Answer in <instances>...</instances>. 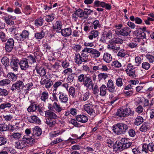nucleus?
<instances>
[{"label":"nucleus","mask_w":154,"mask_h":154,"mask_svg":"<svg viewBox=\"0 0 154 154\" xmlns=\"http://www.w3.org/2000/svg\"><path fill=\"white\" fill-rule=\"evenodd\" d=\"M2 64L4 66L5 68L7 69V67L9 66V60L7 57H3L1 60Z\"/></svg>","instance_id":"28"},{"label":"nucleus","mask_w":154,"mask_h":154,"mask_svg":"<svg viewBox=\"0 0 154 154\" xmlns=\"http://www.w3.org/2000/svg\"><path fill=\"white\" fill-rule=\"evenodd\" d=\"M37 109V106L34 102L31 103L29 106L27 110L29 112H33L35 111Z\"/></svg>","instance_id":"32"},{"label":"nucleus","mask_w":154,"mask_h":154,"mask_svg":"<svg viewBox=\"0 0 154 154\" xmlns=\"http://www.w3.org/2000/svg\"><path fill=\"white\" fill-rule=\"evenodd\" d=\"M0 38L2 42H5L7 40L5 34L3 32H0Z\"/></svg>","instance_id":"63"},{"label":"nucleus","mask_w":154,"mask_h":154,"mask_svg":"<svg viewBox=\"0 0 154 154\" xmlns=\"http://www.w3.org/2000/svg\"><path fill=\"white\" fill-rule=\"evenodd\" d=\"M85 110L90 115L93 116L95 112L93 106L90 104H87L84 106Z\"/></svg>","instance_id":"15"},{"label":"nucleus","mask_w":154,"mask_h":154,"mask_svg":"<svg viewBox=\"0 0 154 154\" xmlns=\"http://www.w3.org/2000/svg\"><path fill=\"white\" fill-rule=\"evenodd\" d=\"M76 121L82 123L87 122L88 120V117L83 115H78L76 117Z\"/></svg>","instance_id":"19"},{"label":"nucleus","mask_w":154,"mask_h":154,"mask_svg":"<svg viewBox=\"0 0 154 154\" xmlns=\"http://www.w3.org/2000/svg\"><path fill=\"white\" fill-rule=\"evenodd\" d=\"M9 125L3 122L0 124V132H3L9 131Z\"/></svg>","instance_id":"29"},{"label":"nucleus","mask_w":154,"mask_h":154,"mask_svg":"<svg viewBox=\"0 0 154 154\" xmlns=\"http://www.w3.org/2000/svg\"><path fill=\"white\" fill-rule=\"evenodd\" d=\"M59 94L60 95L59 97V99L60 101L62 103H66L68 100V98L67 95H65L64 93L60 92Z\"/></svg>","instance_id":"22"},{"label":"nucleus","mask_w":154,"mask_h":154,"mask_svg":"<svg viewBox=\"0 0 154 154\" xmlns=\"http://www.w3.org/2000/svg\"><path fill=\"white\" fill-rule=\"evenodd\" d=\"M143 122V118L140 116H139L136 118L134 122V125H139Z\"/></svg>","instance_id":"35"},{"label":"nucleus","mask_w":154,"mask_h":154,"mask_svg":"<svg viewBox=\"0 0 154 154\" xmlns=\"http://www.w3.org/2000/svg\"><path fill=\"white\" fill-rule=\"evenodd\" d=\"M14 39L10 38H9L6 43L5 49L7 52L9 53L12 50L14 46Z\"/></svg>","instance_id":"11"},{"label":"nucleus","mask_w":154,"mask_h":154,"mask_svg":"<svg viewBox=\"0 0 154 154\" xmlns=\"http://www.w3.org/2000/svg\"><path fill=\"white\" fill-rule=\"evenodd\" d=\"M42 131L38 126H36L33 129V134L36 136H39L42 133Z\"/></svg>","instance_id":"30"},{"label":"nucleus","mask_w":154,"mask_h":154,"mask_svg":"<svg viewBox=\"0 0 154 154\" xmlns=\"http://www.w3.org/2000/svg\"><path fill=\"white\" fill-rule=\"evenodd\" d=\"M132 71H136L135 67L131 63H129L127 66V67L125 70V71L130 72Z\"/></svg>","instance_id":"47"},{"label":"nucleus","mask_w":154,"mask_h":154,"mask_svg":"<svg viewBox=\"0 0 154 154\" xmlns=\"http://www.w3.org/2000/svg\"><path fill=\"white\" fill-rule=\"evenodd\" d=\"M9 92L6 89L0 88V96L5 97L8 95Z\"/></svg>","instance_id":"40"},{"label":"nucleus","mask_w":154,"mask_h":154,"mask_svg":"<svg viewBox=\"0 0 154 154\" xmlns=\"http://www.w3.org/2000/svg\"><path fill=\"white\" fill-rule=\"evenodd\" d=\"M100 95L102 96H104L106 94V86L104 85H102L100 89Z\"/></svg>","instance_id":"38"},{"label":"nucleus","mask_w":154,"mask_h":154,"mask_svg":"<svg viewBox=\"0 0 154 154\" xmlns=\"http://www.w3.org/2000/svg\"><path fill=\"white\" fill-rule=\"evenodd\" d=\"M93 69L95 71L100 69H101L103 71H106V66H103L100 65L98 66H94L93 67Z\"/></svg>","instance_id":"37"},{"label":"nucleus","mask_w":154,"mask_h":154,"mask_svg":"<svg viewBox=\"0 0 154 154\" xmlns=\"http://www.w3.org/2000/svg\"><path fill=\"white\" fill-rule=\"evenodd\" d=\"M68 93L69 96H71L72 98H74L75 97V88L72 86H70L69 89Z\"/></svg>","instance_id":"36"},{"label":"nucleus","mask_w":154,"mask_h":154,"mask_svg":"<svg viewBox=\"0 0 154 154\" xmlns=\"http://www.w3.org/2000/svg\"><path fill=\"white\" fill-rule=\"evenodd\" d=\"M98 79L99 82L103 79L105 80L106 79V74L104 73H100L98 75Z\"/></svg>","instance_id":"60"},{"label":"nucleus","mask_w":154,"mask_h":154,"mask_svg":"<svg viewBox=\"0 0 154 154\" xmlns=\"http://www.w3.org/2000/svg\"><path fill=\"white\" fill-rule=\"evenodd\" d=\"M61 65L63 68H67L69 66V62L68 60H65L62 61Z\"/></svg>","instance_id":"50"},{"label":"nucleus","mask_w":154,"mask_h":154,"mask_svg":"<svg viewBox=\"0 0 154 154\" xmlns=\"http://www.w3.org/2000/svg\"><path fill=\"white\" fill-rule=\"evenodd\" d=\"M74 78V75L73 74H69L67 78V81L68 83H71L73 82Z\"/></svg>","instance_id":"54"},{"label":"nucleus","mask_w":154,"mask_h":154,"mask_svg":"<svg viewBox=\"0 0 154 154\" xmlns=\"http://www.w3.org/2000/svg\"><path fill=\"white\" fill-rule=\"evenodd\" d=\"M128 133L129 136L131 137H134L136 134L135 131L133 129H130L128 131Z\"/></svg>","instance_id":"53"},{"label":"nucleus","mask_w":154,"mask_h":154,"mask_svg":"<svg viewBox=\"0 0 154 154\" xmlns=\"http://www.w3.org/2000/svg\"><path fill=\"white\" fill-rule=\"evenodd\" d=\"M26 144L23 141V138L22 140H19L15 143V147L17 149H22L26 146Z\"/></svg>","instance_id":"23"},{"label":"nucleus","mask_w":154,"mask_h":154,"mask_svg":"<svg viewBox=\"0 0 154 154\" xmlns=\"http://www.w3.org/2000/svg\"><path fill=\"white\" fill-rule=\"evenodd\" d=\"M150 66V64L147 62H144L142 64V68L146 70L149 69Z\"/></svg>","instance_id":"51"},{"label":"nucleus","mask_w":154,"mask_h":154,"mask_svg":"<svg viewBox=\"0 0 154 154\" xmlns=\"http://www.w3.org/2000/svg\"><path fill=\"white\" fill-rule=\"evenodd\" d=\"M9 65L14 71H17L18 66L19 65V60L18 59H12L10 62Z\"/></svg>","instance_id":"14"},{"label":"nucleus","mask_w":154,"mask_h":154,"mask_svg":"<svg viewBox=\"0 0 154 154\" xmlns=\"http://www.w3.org/2000/svg\"><path fill=\"white\" fill-rule=\"evenodd\" d=\"M54 14H51L45 16V20L48 22L52 21L54 19Z\"/></svg>","instance_id":"39"},{"label":"nucleus","mask_w":154,"mask_h":154,"mask_svg":"<svg viewBox=\"0 0 154 154\" xmlns=\"http://www.w3.org/2000/svg\"><path fill=\"white\" fill-rule=\"evenodd\" d=\"M19 65L22 70H26L29 67L28 62L25 58H24L19 62Z\"/></svg>","instance_id":"16"},{"label":"nucleus","mask_w":154,"mask_h":154,"mask_svg":"<svg viewBox=\"0 0 154 154\" xmlns=\"http://www.w3.org/2000/svg\"><path fill=\"white\" fill-rule=\"evenodd\" d=\"M112 65L116 68H119L122 66L121 63L117 60L113 62Z\"/></svg>","instance_id":"64"},{"label":"nucleus","mask_w":154,"mask_h":154,"mask_svg":"<svg viewBox=\"0 0 154 154\" xmlns=\"http://www.w3.org/2000/svg\"><path fill=\"white\" fill-rule=\"evenodd\" d=\"M125 55V50L124 49H121L119 51L117 54L118 56L121 57H124Z\"/></svg>","instance_id":"57"},{"label":"nucleus","mask_w":154,"mask_h":154,"mask_svg":"<svg viewBox=\"0 0 154 154\" xmlns=\"http://www.w3.org/2000/svg\"><path fill=\"white\" fill-rule=\"evenodd\" d=\"M28 121L30 123L40 124L41 121L36 116H30L28 119Z\"/></svg>","instance_id":"20"},{"label":"nucleus","mask_w":154,"mask_h":154,"mask_svg":"<svg viewBox=\"0 0 154 154\" xmlns=\"http://www.w3.org/2000/svg\"><path fill=\"white\" fill-rule=\"evenodd\" d=\"M25 10L27 15L29 14L31 12L32 9L29 5H26L25 7Z\"/></svg>","instance_id":"58"},{"label":"nucleus","mask_w":154,"mask_h":154,"mask_svg":"<svg viewBox=\"0 0 154 154\" xmlns=\"http://www.w3.org/2000/svg\"><path fill=\"white\" fill-rule=\"evenodd\" d=\"M142 151L147 153L149 151H154V143L153 142L149 143L148 144L144 143L142 146Z\"/></svg>","instance_id":"10"},{"label":"nucleus","mask_w":154,"mask_h":154,"mask_svg":"<svg viewBox=\"0 0 154 154\" xmlns=\"http://www.w3.org/2000/svg\"><path fill=\"white\" fill-rule=\"evenodd\" d=\"M40 98L42 101L46 102L48 98V94L47 91H44L40 95Z\"/></svg>","instance_id":"26"},{"label":"nucleus","mask_w":154,"mask_h":154,"mask_svg":"<svg viewBox=\"0 0 154 154\" xmlns=\"http://www.w3.org/2000/svg\"><path fill=\"white\" fill-rule=\"evenodd\" d=\"M129 126L124 123H118L113 128L114 132L117 134H123L125 133Z\"/></svg>","instance_id":"5"},{"label":"nucleus","mask_w":154,"mask_h":154,"mask_svg":"<svg viewBox=\"0 0 154 154\" xmlns=\"http://www.w3.org/2000/svg\"><path fill=\"white\" fill-rule=\"evenodd\" d=\"M43 19L42 18H39L35 20V24L37 27L41 26L43 24Z\"/></svg>","instance_id":"34"},{"label":"nucleus","mask_w":154,"mask_h":154,"mask_svg":"<svg viewBox=\"0 0 154 154\" xmlns=\"http://www.w3.org/2000/svg\"><path fill=\"white\" fill-rule=\"evenodd\" d=\"M62 36L65 37H68L71 35L72 33V29L69 28L62 29L60 32Z\"/></svg>","instance_id":"17"},{"label":"nucleus","mask_w":154,"mask_h":154,"mask_svg":"<svg viewBox=\"0 0 154 154\" xmlns=\"http://www.w3.org/2000/svg\"><path fill=\"white\" fill-rule=\"evenodd\" d=\"M106 143L107 144L108 147L110 148H112L114 146L113 139L112 138H107L106 139Z\"/></svg>","instance_id":"41"},{"label":"nucleus","mask_w":154,"mask_h":154,"mask_svg":"<svg viewBox=\"0 0 154 154\" xmlns=\"http://www.w3.org/2000/svg\"><path fill=\"white\" fill-rule=\"evenodd\" d=\"M23 139L26 145V144L32 146L35 144V139L32 137H28V135H25L23 137Z\"/></svg>","instance_id":"13"},{"label":"nucleus","mask_w":154,"mask_h":154,"mask_svg":"<svg viewBox=\"0 0 154 154\" xmlns=\"http://www.w3.org/2000/svg\"><path fill=\"white\" fill-rule=\"evenodd\" d=\"M107 47L108 49L110 50L112 49L116 51V52L118 51L120 49L119 45H116L112 39L109 41Z\"/></svg>","instance_id":"12"},{"label":"nucleus","mask_w":154,"mask_h":154,"mask_svg":"<svg viewBox=\"0 0 154 154\" xmlns=\"http://www.w3.org/2000/svg\"><path fill=\"white\" fill-rule=\"evenodd\" d=\"M26 58L28 63H29L32 64L36 62L37 57L36 55L34 54V55H30L28 56L27 58Z\"/></svg>","instance_id":"24"},{"label":"nucleus","mask_w":154,"mask_h":154,"mask_svg":"<svg viewBox=\"0 0 154 154\" xmlns=\"http://www.w3.org/2000/svg\"><path fill=\"white\" fill-rule=\"evenodd\" d=\"M108 90L110 92H113L115 90V87L112 80L110 79L108 81L107 84Z\"/></svg>","instance_id":"27"},{"label":"nucleus","mask_w":154,"mask_h":154,"mask_svg":"<svg viewBox=\"0 0 154 154\" xmlns=\"http://www.w3.org/2000/svg\"><path fill=\"white\" fill-rule=\"evenodd\" d=\"M142 149L141 150L139 147H135L132 148V151L134 154H142Z\"/></svg>","instance_id":"49"},{"label":"nucleus","mask_w":154,"mask_h":154,"mask_svg":"<svg viewBox=\"0 0 154 154\" xmlns=\"http://www.w3.org/2000/svg\"><path fill=\"white\" fill-rule=\"evenodd\" d=\"M131 32V29L128 27H124L123 29H118L115 31L116 33L118 35H121L125 36H128Z\"/></svg>","instance_id":"9"},{"label":"nucleus","mask_w":154,"mask_h":154,"mask_svg":"<svg viewBox=\"0 0 154 154\" xmlns=\"http://www.w3.org/2000/svg\"><path fill=\"white\" fill-rule=\"evenodd\" d=\"M134 111H132L130 108L128 104H127L125 106L120 108L117 109L116 115L120 117H127L130 115H133Z\"/></svg>","instance_id":"4"},{"label":"nucleus","mask_w":154,"mask_h":154,"mask_svg":"<svg viewBox=\"0 0 154 154\" xmlns=\"http://www.w3.org/2000/svg\"><path fill=\"white\" fill-rule=\"evenodd\" d=\"M149 123L147 122H144L142 125L140 127L139 130L142 132H145L149 128V127L148 125Z\"/></svg>","instance_id":"33"},{"label":"nucleus","mask_w":154,"mask_h":154,"mask_svg":"<svg viewBox=\"0 0 154 154\" xmlns=\"http://www.w3.org/2000/svg\"><path fill=\"white\" fill-rule=\"evenodd\" d=\"M76 14L77 16L80 17H84L83 11L81 9H79L75 11Z\"/></svg>","instance_id":"48"},{"label":"nucleus","mask_w":154,"mask_h":154,"mask_svg":"<svg viewBox=\"0 0 154 154\" xmlns=\"http://www.w3.org/2000/svg\"><path fill=\"white\" fill-rule=\"evenodd\" d=\"M35 69L37 73L41 76H44L46 73V69L42 66L40 67L36 66L35 67Z\"/></svg>","instance_id":"18"},{"label":"nucleus","mask_w":154,"mask_h":154,"mask_svg":"<svg viewBox=\"0 0 154 154\" xmlns=\"http://www.w3.org/2000/svg\"><path fill=\"white\" fill-rule=\"evenodd\" d=\"M4 148L8 152H9L11 154H17V152L16 150L12 147H5Z\"/></svg>","instance_id":"44"},{"label":"nucleus","mask_w":154,"mask_h":154,"mask_svg":"<svg viewBox=\"0 0 154 154\" xmlns=\"http://www.w3.org/2000/svg\"><path fill=\"white\" fill-rule=\"evenodd\" d=\"M88 56L84 53L80 55L79 54H75V62L78 64H84V63L87 62Z\"/></svg>","instance_id":"6"},{"label":"nucleus","mask_w":154,"mask_h":154,"mask_svg":"<svg viewBox=\"0 0 154 154\" xmlns=\"http://www.w3.org/2000/svg\"><path fill=\"white\" fill-rule=\"evenodd\" d=\"M21 136V134L20 133H15L11 135L12 137L15 139H19L20 137Z\"/></svg>","instance_id":"61"},{"label":"nucleus","mask_w":154,"mask_h":154,"mask_svg":"<svg viewBox=\"0 0 154 154\" xmlns=\"http://www.w3.org/2000/svg\"><path fill=\"white\" fill-rule=\"evenodd\" d=\"M23 82L20 80H18L13 84L11 87V90L13 91H17L19 92H22L23 91Z\"/></svg>","instance_id":"8"},{"label":"nucleus","mask_w":154,"mask_h":154,"mask_svg":"<svg viewBox=\"0 0 154 154\" xmlns=\"http://www.w3.org/2000/svg\"><path fill=\"white\" fill-rule=\"evenodd\" d=\"M90 93L89 92H86L82 95L83 100L84 101H86L89 98Z\"/></svg>","instance_id":"55"},{"label":"nucleus","mask_w":154,"mask_h":154,"mask_svg":"<svg viewBox=\"0 0 154 154\" xmlns=\"http://www.w3.org/2000/svg\"><path fill=\"white\" fill-rule=\"evenodd\" d=\"M11 81L8 79H2L0 81V86H3L7 85L10 84Z\"/></svg>","instance_id":"42"},{"label":"nucleus","mask_w":154,"mask_h":154,"mask_svg":"<svg viewBox=\"0 0 154 154\" xmlns=\"http://www.w3.org/2000/svg\"><path fill=\"white\" fill-rule=\"evenodd\" d=\"M7 139L5 136L0 137V146L6 144L7 142Z\"/></svg>","instance_id":"46"},{"label":"nucleus","mask_w":154,"mask_h":154,"mask_svg":"<svg viewBox=\"0 0 154 154\" xmlns=\"http://www.w3.org/2000/svg\"><path fill=\"white\" fill-rule=\"evenodd\" d=\"M134 34L138 38H146V34L143 31L137 30L134 32Z\"/></svg>","instance_id":"21"},{"label":"nucleus","mask_w":154,"mask_h":154,"mask_svg":"<svg viewBox=\"0 0 154 154\" xmlns=\"http://www.w3.org/2000/svg\"><path fill=\"white\" fill-rule=\"evenodd\" d=\"M54 109L57 111V112H60L62 110V108L60 106L57 104V103L56 102H54Z\"/></svg>","instance_id":"52"},{"label":"nucleus","mask_w":154,"mask_h":154,"mask_svg":"<svg viewBox=\"0 0 154 154\" xmlns=\"http://www.w3.org/2000/svg\"><path fill=\"white\" fill-rule=\"evenodd\" d=\"M131 144V143L129 142L128 139L122 138L120 141H116V144L114 145L113 149L116 151H121L130 147Z\"/></svg>","instance_id":"2"},{"label":"nucleus","mask_w":154,"mask_h":154,"mask_svg":"<svg viewBox=\"0 0 154 154\" xmlns=\"http://www.w3.org/2000/svg\"><path fill=\"white\" fill-rule=\"evenodd\" d=\"M8 77L14 82L17 79V76L13 73H9L8 75Z\"/></svg>","instance_id":"45"},{"label":"nucleus","mask_w":154,"mask_h":154,"mask_svg":"<svg viewBox=\"0 0 154 154\" xmlns=\"http://www.w3.org/2000/svg\"><path fill=\"white\" fill-rule=\"evenodd\" d=\"M126 72L127 73V74L131 78L135 79L137 77V76L135 73V71H131L130 72Z\"/></svg>","instance_id":"56"},{"label":"nucleus","mask_w":154,"mask_h":154,"mask_svg":"<svg viewBox=\"0 0 154 154\" xmlns=\"http://www.w3.org/2000/svg\"><path fill=\"white\" fill-rule=\"evenodd\" d=\"M45 33L43 30L40 32H37L35 34L34 37L36 39H41L44 38L45 35Z\"/></svg>","instance_id":"31"},{"label":"nucleus","mask_w":154,"mask_h":154,"mask_svg":"<svg viewBox=\"0 0 154 154\" xmlns=\"http://www.w3.org/2000/svg\"><path fill=\"white\" fill-rule=\"evenodd\" d=\"M146 58L148 60L150 63H153L154 61V57L150 54H146Z\"/></svg>","instance_id":"62"},{"label":"nucleus","mask_w":154,"mask_h":154,"mask_svg":"<svg viewBox=\"0 0 154 154\" xmlns=\"http://www.w3.org/2000/svg\"><path fill=\"white\" fill-rule=\"evenodd\" d=\"M78 80L82 83V85L85 87L87 89L92 88L93 85H94L91 77L87 76L83 74H81L78 76Z\"/></svg>","instance_id":"3"},{"label":"nucleus","mask_w":154,"mask_h":154,"mask_svg":"<svg viewBox=\"0 0 154 154\" xmlns=\"http://www.w3.org/2000/svg\"><path fill=\"white\" fill-rule=\"evenodd\" d=\"M62 26L61 22L57 21L56 22L55 25L53 26V29L56 30L57 32L60 33Z\"/></svg>","instance_id":"25"},{"label":"nucleus","mask_w":154,"mask_h":154,"mask_svg":"<svg viewBox=\"0 0 154 154\" xmlns=\"http://www.w3.org/2000/svg\"><path fill=\"white\" fill-rule=\"evenodd\" d=\"M45 112L47 117L45 122L47 126L50 128L55 127L57 124L56 119L58 118L57 116L54 112L50 111H45Z\"/></svg>","instance_id":"1"},{"label":"nucleus","mask_w":154,"mask_h":154,"mask_svg":"<svg viewBox=\"0 0 154 154\" xmlns=\"http://www.w3.org/2000/svg\"><path fill=\"white\" fill-rule=\"evenodd\" d=\"M134 93V91L131 90L124 92V94L125 96L126 97H129L133 95Z\"/></svg>","instance_id":"59"},{"label":"nucleus","mask_w":154,"mask_h":154,"mask_svg":"<svg viewBox=\"0 0 154 154\" xmlns=\"http://www.w3.org/2000/svg\"><path fill=\"white\" fill-rule=\"evenodd\" d=\"M29 32L26 30H24L20 33H17L14 35V38L18 42L24 41L29 37Z\"/></svg>","instance_id":"7"},{"label":"nucleus","mask_w":154,"mask_h":154,"mask_svg":"<svg viewBox=\"0 0 154 154\" xmlns=\"http://www.w3.org/2000/svg\"><path fill=\"white\" fill-rule=\"evenodd\" d=\"M100 55V52L96 49H94V50L93 51L91 54V56L93 58H97Z\"/></svg>","instance_id":"43"}]
</instances>
